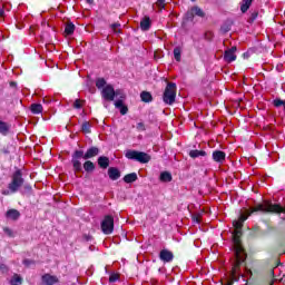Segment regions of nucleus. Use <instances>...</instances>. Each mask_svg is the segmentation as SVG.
<instances>
[{
	"mask_svg": "<svg viewBox=\"0 0 285 285\" xmlns=\"http://www.w3.org/2000/svg\"><path fill=\"white\" fill-rule=\"evenodd\" d=\"M248 219V216L240 215L238 220L233 222V226L235 228L234 235H233V242H234V250L236 255V265L234 267L237 268L242 262H244V258L246 257V253L244 252V247L242 246V240L239 239L242 237V227L244 226V223Z\"/></svg>",
	"mask_w": 285,
	"mask_h": 285,
	"instance_id": "f257e3e1",
	"label": "nucleus"
},
{
	"mask_svg": "<svg viewBox=\"0 0 285 285\" xmlns=\"http://www.w3.org/2000/svg\"><path fill=\"white\" fill-rule=\"evenodd\" d=\"M284 213L285 214V209L282 208L279 205L277 204H272L268 202H265L264 204L257 205L256 207H254L252 209L250 213H248V215H253V213Z\"/></svg>",
	"mask_w": 285,
	"mask_h": 285,
	"instance_id": "f03ea898",
	"label": "nucleus"
},
{
	"mask_svg": "<svg viewBox=\"0 0 285 285\" xmlns=\"http://www.w3.org/2000/svg\"><path fill=\"white\" fill-rule=\"evenodd\" d=\"M176 98H177V85L174 82L167 83L163 95V101L168 106H173Z\"/></svg>",
	"mask_w": 285,
	"mask_h": 285,
	"instance_id": "7ed1b4c3",
	"label": "nucleus"
},
{
	"mask_svg": "<svg viewBox=\"0 0 285 285\" xmlns=\"http://www.w3.org/2000/svg\"><path fill=\"white\" fill-rule=\"evenodd\" d=\"M125 157H127V159H135L140 164H148V161H150V155L144 151L127 150L125 154Z\"/></svg>",
	"mask_w": 285,
	"mask_h": 285,
	"instance_id": "20e7f679",
	"label": "nucleus"
},
{
	"mask_svg": "<svg viewBox=\"0 0 285 285\" xmlns=\"http://www.w3.org/2000/svg\"><path fill=\"white\" fill-rule=\"evenodd\" d=\"M101 230L105 235H111L115 230V218L112 216H106L101 223Z\"/></svg>",
	"mask_w": 285,
	"mask_h": 285,
	"instance_id": "39448f33",
	"label": "nucleus"
},
{
	"mask_svg": "<svg viewBox=\"0 0 285 285\" xmlns=\"http://www.w3.org/2000/svg\"><path fill=\"white\" fill-rule=\"evenodd\" d=\"M23 186V178L21 177V171H16L11 184H9V190L11 193H17L19 188Z\"/></svg>",
	"mask_w": 285,
	"mask_h": 285,
	"instance_id": "423d86ee",
	"label": "nucleus"
},
{
	"mask_svg": "<svg viewBox=\"0 0 285 285\" xmlns=\"http://www.w3.org/2000/svg\"><path fill=\"white\" fill-rule=\"evenodd\" d=\"M102 98L107 101H115V95H119V91L115 92V88L111 85H107L101 90Z\"/></svg>",
	"mask_w": 285,
	"mask_h": 285,
	"instance_id": "0eeeda50",
	"label": "nucleus"
},
{
	"mask_svg": "<svg viewBox=\"0 0 285 285\" xmlns=\"http://www.w3.org/2000/svg\"><path fill=\"white\" fill-rule=\"evenodd\" d=\"M81 157L83 158V151L81 150H76L73 153L72 159H71V164L73 166V170L79 171L81 170V161L79 159H81Z\"/></svg>",
	"mask_w": 285,
	"mask_h": 285,
	"instance_id": "6e6552de",
	"label": "nucleus"
},
{
	"mask_svg": "<svg viewBox=\"0 0 285 285\" xmlns=\"http://www.w3.org/2000/svg\"><path fill=\"white\" fill-rule=\"evenodd\" d=\"M237 52V47H232L229 50L225 51L224 59L227 61V63H232V61H235L237 59V56L235 55Z\"/></svg>",
	"mask_w": 285,
	"mask_h": 285,
	"instance_id": "1a4fd4ad",
	"label": "nucleus"
},
{
	"mask_svg": "<svg viewBox=\"0 0 285 285\" xmlns=\"http://www.w3.org/2000/svg\"><path fill=\"white\" fill-rule=\"evenodd\" d=\"M43 285H55L59 284V278L57 276H52L50 274H45L41 277Z\"/></svg>",
	"mask_w": 285,
	"mask_h": 285,
	"instance_id": "9d476101",
	"label": "nucleus"
},
{
	"mask_svg": "<svg viewBox=\"0 0 285 285\" xmlns=\"http://www.w3.org/2000/svg\"><path fill=\"white\" fill-rule=\"evenodd\" d=\"M213 159L217 164H224V161H226V153H224L222 150H215L213 153Z\"/></svg>",
	"mask_w": 285,
	"mask_h": 285,
	"instance_id": "9b49d317",
	"label": "nucleus"
},
{
	"mask_svg": "<svg viewBox=\"0 0 285 285\" xmlns=\"http://www.w3.org/2000/svg\"><path fill=\"white\" fill-rule=\"evenodd\" d=\"M97 155H99V148L91 147L86 151L85 155L82 151V159H92V157H97Z\"/></svg>",
	"mask_w": 285,
	"mask_h": 285,
	"instance_id": "f8f14e48",
	"label": "nucleus"
},
{
	"mask_svg": "<svg viewBox=\"0 0 285 285\" xmlns=\"http://www.w3.org/2000/svg\"><path fill=\"white\" fill-rule=\"evenodd\" d=\"M174 255L173 252L168 250V249H163L159 254V258L161 259V262L168 263L171 259H174Z\"/></svg>",
	"mask_w": 285,
	"mask_h": 285,
	"instance_id": "ddd939ff",
	"label": "nucleus"
},
{
	"mask_svg": "<svg viewBox=\"0 0 285 285\" xmlns=\"http://www.w3.org/2000/svg\"><path fill=\"white\" fill-rule=\"evenodd\" d=\"M108 175L109 177L115 181L117 179H119V177H121V174L119 173V169L115 168V167H110L108 169Z\"/></svg>",
	"mask_w": 285,
	"mask_h": 285,
	"instance_id": "4468645a",
	"label": "nucleus"
},
{
	"mask_svg": "<svg viewBox=\"0 0 285 285\" xmlns=\"http://www.w3.org/2000/svg\"><path fill=\"white\" fill-rule=\"evenodd\" d=\"M98 166H100V168H108V166H110V159L106 156H100L98 158Z\"/></svg>",
	"mask_w": 285,
	"mask_h": 285,
	"instance_id": "2eb2a0df",
	"label": "nucleus"
},
{
	"mask_svg": "<svg viewBox=\"0 0 285 285\" xmlns=\"http://www.w3.org/2000/svg\"><path fill=\"white\" fill-rule=\"evenodd\" d=\"M7 217H8V219L17 220V219H19V217H21V214L17 209H9L7 212Z\"/></svg>",
	"mask_w": 285,
	"mask_h": 285,
	"instance_id": "dca6fc26",
	"label": "nucleus"
},
{
	"mask_svg": "<svg viewBox=\"0 0 285 285\" xmlns=\"http://www.w3.org/2000/svg\"><path fill=\"white\" fill-rule=\"evenodd\" d=\"M140 28L144 31L150 30V17L142 18V20L140 21Z\"/></svg>",
	"mask_w": 285,
	"mask_h": 285,
	"instance_id": "f3484780",
	"label": "nucleus"
},
{
	"mask_svg": "<svg viewBox=\"0 0 285 285\" xmlns=\"http://www.w3.org/2000/svg\"><path fill=\"white\" fill-rule=\"evenodd\" d=\"M31 112L33 115H41V112H43V106H41V104L31 105Z\"/></svg>",
	"mask_w": 285,
	"mask_h": 285,
	"instance_id": "a211bd4d",
	"label": "nucleus"
},
{
	"mask_svg": "<svg viewBox=\"0 0 285 285\" xmlns=\"http://www.w3.org/2000/svg\"><path fill=\"white\" fill-rule=\"evenodd\" d=\"M124 181H125L126 184H132V181H137V174H135V173L127 174V175L124 177Z\"/></svg>",
	"mask_w": 285,
	"mask_h": 285,
	"instance_id": "6ab92c4d",
	"label": "nucleus"
},
{
	"mask_svg": "<svg viewBox=\"0 0 285 285\" xmlns=\"http://www.w3.org/2000/svg\"><path fill=\"white\" fill-rule=\"evenodd\" d=\"M140 99H141V101H145V104H148V102L153 101V95H150V92L142 91L140 94Z\"/></svg>",
	"mask_w": 285,
	"mask_h": 285,
	"instance_id": "aec40b11",
	"label": "nucleus"
},
{
	"mask_svg": "<svg viewBox=\"0 0 285 285\" xmlns=\"http://www.w3.org/2000/svg\"><path fill=\"white\" fill-rule=\"evenodd\" d=\"M159 179L160 181H164V183L173 181V175H170V173L168 171H164L160 174Z\"/></svg>",
	"mask_w": 285,
	"mask_h": 285,
	"instance_id": "412c9836",
	"label": "nucleus"
},
{
	"mask_svg": "<svg viewBox=\"0 0 285 285\" xmlns=\"http://www.w3.org/2000/svg\"><path fill=\"white\" fill-rule=\"evenodd\" d=\"M252 4H253V0H243L240 6V11L248 12V8H250Z\"/></svg>",
	"mask_w": 285,
	"mask_h": 285,
	"instance_id": "4be33fe9",
	"label": "nucleus"
},
{
	"mask_svg": "<svg viewBox=\"0 0 285 285\" xmlns=\"http://www.w3.org/2000/svg\"><path fill=\"white\" fill-rule=\"evenodd\" d=\"M189 156L193 159H196V157H206V151H204V150H191V151H189Z\"/></svg>",
	"mask_w": 285,
	"mask_h": 285,
	"instance_id": "5701e85b",
	"label": "nucleus"
},
{
	"mask_svg": "<svg viewBox=\"0 0 285 285\" xmlns=\"http://www.w3.org/2000/svg\"><path fill=\"white\" fill-rule=\"evenodd\" d=\"M75 33V24L72 22L68 23L65 27V35H67L68 37H70V35Z\"/></svg>",
	"mask_w": 285,
	"mask_h": 285,
	"instance_id": "b1692460",
	"label": "nucleus"
},
{
	"mask_svg": "<svg viewBox=\"0 0 285 285\" xmlns=\"http://www.w3.org/2000/svg\"><path fill=\"white\" fill-rule=\"evenodd\" d=\"M83 168H85L86 173H92V170H95V163L87 160L83 164Z\"/></svg>",
	"mask_w": 285,
	"mask_h": 285,
	"instance_id": "393cba45",
	"label": "nucleus"
},
{
	"mask_svg": "<svg viewBox=\"0 0 285 285\" xmlns=\"http://www.w3.org/2000/svg\"><path fill=\"white\" fill-rule=\"evenodd\" d=\"M23 282V279L21 278V276L14 274L12 279L10 281L11 285H21Z\"/></svg>",
	"mask_w": 285,
	"mask_h": 285,
	"instance_id": "a878e982",
	"label": "nucleus"
},
{
	"mask_svg": "<svg viewBox=\"0 0 285 285\" xmlns=\"http://www.w3.org/2000/svg\"><path fill=\"white\" fill-rule=\"evenodd\" d=\"M106 86H108V85H106V79H104V78H99L96 81V88H98L99 90H101V88L104 90L106 88Z\"/></svg>",
	"mask_w": 285,
	"mask_h": 285,
	"instance_id": "bb28decb",
	"label": "nucleus"
},
{
	"mask_svg": "<svg viewBox=\"0 0 285 285\" xmlns=\"http://www.w3.org/2000/svg\"><path fill=\"white\" fill-rule=\"evenodd\" d=\"M174 57H175L176 61H181V48L180 47H176L174 49Z\"/></svg>",
	"mask_w": 285,
	"mask_h": 285,
	"instance_id": "cd10ccee",
	"label": "nucleus"
},
{
	"mask_svg": "<svg viewBox=\"0 0 285 285\" xmlns=\"http://www.w3.org/2000/svg\"><path fill=\"white\" fill-rule=\"evenodd\" d=\"M191 12L196 14L197 17H204V11L199 7H194L191 9Z\"/></svg>",
	"mask_w": 285,
	"mask_h": 285,
	"instance_id": "c85d7f7f",
	"label": "nucleus"
},
{
	"mask_svg": "<svg viewBox=\"0 0 285 285\" xmlns=\"http://www.w3.org/2000/svg\"><path fill=\"white\" fill-rule=\"evenodd\" d=\"M81 129H82V132L89 134L90 132V122L89 121L82 122Z\"/></svg>",
	"mask_w": 285,
	"mask_h": 285,
	"instance_id": "c756f323",
	"label": "nucleus"
},
{
	"mask_svg": "<svg viewBox=\"0 0 285 285\" xmlns=\"http://www.w3.org/2000/svg\"><path fill=\"white\" fill-rule=\"evenodd\" d=\"M136 128H137V131H138V132H144V131H146V125H145L144 122H138L137 126H136Z\"/></svg>",
	"mask_w": 285,
	"mask_h": 285,
	"instance_id": "7c9ffc66",
	"label": "nucleus"
},
{
	"mask_svg": "<svg viewBox=\"0 0 285 285\" xmlns=\"http://www.w3.org/2000/svg\"><path fill=\"white\" fill-rule=\"evenodd\" d=\"M8 131V125L3 121H0V132L6 134Z\"/></svg>",
	"mask_w": 285,
	"mask_h": 285,
	"instance_id": "2f4dec72",
	"label": "nucleus"
},
{
	"mask_svg": "<svg viewBox=\"0 0 285 285\" xmlns=\"http://www.w3.org/2000/svg\"><path fill=\"white\" fill-rule=\"evenodd\" d=\"M121 27V24L119 23H114L111 24V30H114V32H121V30H119V28Z\"/></svg>",
	"mask_w": 285,
	"mask_h": 285,
	"instance_id": "473e14b6",
	"label": "nucleus"
},
{
	"mask_svg": "<svg viewBox=\"0 0 285 285\" xmlns=\"http://www.w3.org/2000/svg\"><path fill=\"white\" fill-rule=\"evenodd\" d=\"M117 279H119V274H111L109 276V282H111V283L117 282Z\"/></svg>",
	"mask_w": 285,
	"mask_h": 285,
	"instance_id": "72a5a7b5",
	"label": "nucleus"
},
{
	"mask_svg": "<svg viewBox=\"0 0 285 285\" xmlns=\"http://www.w3.org/2000/svg\"><path fill=\"white\" fill-rule=\"evenodd\" d=\"M284 100H282V99H276V100H274V106L276 107V108H279V106H284Z\"/></svg>",
	"mask_w": 285,
	"mask_h": 285,
	"instance_id": "f704fd0d",
	"label": "nucleus"
},
{
	"mask_svg": "<svg viewBox=\"0 0 285 285\" xmlns=\"http://www.w3.org/2000/svg\"><path fill=\"white\" fill-rule=\"evenodd\" d=\"M73 108H76V109L81 108V100L76 99L75 102H73Z\"/></svg>",
	"mask_w": 285,
	"mask_h": 285,
	"instance_id": "c9c22d12",
	"label": "nucleus"
},
{
	"mask_svg": "<svg viewBox=\"0 0 285 285\" xmlns=\"http://www.w3.org/2000/svg\"><path fill=\"white\" fill-rule=\"evenodd\" d=\"M115 106H116L117 108H122V107H124V100H117V101L115 102Z\"/></svg>",
	"mask_w": 285,
	"mask_h": 285,
	"instance_id": "e433bc0d",
	"label": "nucleus"
},
{
	"mask_svg": "<svg viewBox=\"0 0 285 285\" xmlns=\"http://www.w3.org/2000/svg\"><path fill=\"white\" fill-rule=\"evenodd\" d=\"M128 112V107L122 106L120 107V115H126Z\"/></svg>",
	"mask_w": 285,
	"mask_h": 285,
	"instance_id": "4c0bfd02",
	"label": "nucleus"
},
{
	"mask_svg": "<svg viewBox=\"0 0 285 285\" xmlns=\"http://www.w3.org/2000/svg\"><path fill=\"white\" fill-rule=\"evenodd\" d=\"M4 233H7L9 236H12V230L10 228H4Z\"/></svg>",
	"mask_w": 285,
	"mask_h": 285,
	"instance_id": "58836bf2",
	"label": "nucleus"
},
{
	"mask_svg": "<svg viewBox=\"0 0 285 285\" xmlns=\"http://www.w3.org/2000/svg\"><path fill=\"white\" fill-rule=\"evenodd\" d=\"M165 2H166V0H158V6L164 7Z\"/></svg>",
	"mask_w": 285,
	"mask_h": 285,
	"instance_id": "ea45409f",
	"label": "nucleus"
},
{
	"mask_svg": "<svg viewBox=\"0 0 285 285\" xmlns=\"http://www.w3.org/2000/svg\"><path fill=\"white\" fill-rule=\"evenodd\" d=\"M248 57H250V53H248V52L243 53L244 59H248Z\"/></svg>",
	"mask_w": 285,
	"mask_h": 285,
	"instance_id": "a19ab883",
	"label": "nucleus"
},
{
	"mask_svg": "<svg viewBox=\"0 0 285 285\" xmlns=\"http://www.w3.org/2000/svg\"><path fill=\"white\" fill-rule=\"evenodd\" d=\"M6 14V11L3 10V8H0V17H3Z\"/></svg>",
	"mask_w": 285,
	"mask_h": 285,
	"instance_id": "79ce46f5",
	"label": "nucleus"
},
{
	"mask_svg": "<svg viewBox=\"0 0 285 285\" xmlns=\"http://www.w3.org/2000/svg\"><path fill=\"white\" fill-rule=\"evenodd\" d=\"M2 195H10V191L9 190H3Z\"/></svg>",
	"mask_w": 285,
	"mask_h": 285,
	"instance_id": "37998d69",
	"label": "nucleus"
},
{
	"mask_svg": "<svg viewBox=\"0 0 285 285\" xmlns=\"http://www.w3.org/2000/svg\"><path fill=\"white\" fill-rule=\"evenodd\" d=\"M193 219H194V222H196V224H199V218L194 217Z\"/></svg>",
	"mask_w": 285,
	"mask_h": 285,
	"instance_id": "c03bdc74",
	"label": "nucleus"
},
{
	"mask_svg": "<svg viewBox=\"0 0 285 285\" xmlns=\"http://www.w3.org/2000/svg\"><path fill=\"white\" fill-rule=\"evenodd\" d=\"M86 1L87 3H90V4L95 3V0H86Z\"/></svg>",
	"mask_w": 285,
	"mask_h": 285,
	"instance_id": "a18cd8bd",
	"label": "nucleus"
},
{
	"mask_svg": "<svg viewBox=\"0 0 285 285\" xmlns=\"http://www.w3.org/2000/svg\"><path fill=\"white\" fill-rule=\"evenodd\" d=\"M253 19H257V13L252 14Z\"/></svg>",
	"mask_w": 285,
	"mask_h": 285,
	"instance_id": "49530a36",
	"label": "nucleus"
},
{
	"mask_svg": "<svg viewBox=\"0 0 285 285\" xmlns=\"http://www.w3.org/2000/svg\"><path fill=\"white\" fill-rule=\"evenodd\" d=\"M24 264L28 266V265L30 264V262H28V261H24Z\"/></svg>",
	"mask_w": 285,
	"mask_h": 285,
	"instance_id": "de8ad7c7",
	"label": "nucleus"
},
{
	"mask_svg": "<svg viewBox=\"0 0 285 285\" xmlns=\"http://www.w3.org/2000/svg\"><path fill=\"white\" fill-rule=\"evenodd\" d=\"M11 86H16V83H14V82H11Z\"/></svg>",
	"mask_w": 285,
	"mask_h": 285,
	"instance_id": "09e8293b",
	"label": "nucleus"
},
{
	"mask_svg": "<svg viewBox=\"0 0 285 285\" xmlns=\"http://www.w3.org/2000/svg\"><path fill=\"white\" fill-rule=\"evenodd\" d=\"M283 106H284V110H285V102H284V105H283Z\"/></svg>",
	"mask_w": 285,
	"mask_h": 285,
	"instance_id": "8fccbe9b",
	"label": "nucleus"
},
{
	"mask_svg": "<svg viewBox=\"0 0 285 285\" xmlns=\"http://www.w3.org/2000/svg\"><path fill=\"white\" fill-rule=\"evenodd\" d=\"M191 1H195V0H191Z\"/></svg>",
	"mask_w": 285,
	"mask_h": 285,
	"instance_id": "3c124183",
	"label": "nucleus"
}]
</instances>
